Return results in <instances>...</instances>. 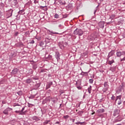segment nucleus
<instances>
[{"label":"nucleus","instance_id":"11","mask_svg":"<svg viewBox=\"0 0 125 125\" xmlns=\"http://www.w3.org/2000/svg\"><path fill=\"white\" fill-rule=\"evenodd\" d=\"M115 54V50H111L109 53L108 55L107 56V60H109V58L111 56H113Z\"/></svg>","mask_w":125,"mask_h":125},{"label":"nucleus","instance_id":"48","mask_svg":"<svg viewBox=\"0 0 125 125\" xmlns=\"http://www.w3.org/2000/svg\"><path fill=\"white\" fill-rule=\"evenodd\" d=\"M48 59H49V60H51V59H52V56L49 55L48 56Z\"/></svg>","mask_w":125,"mask_h":125},{"label":"nucleus","instance_id":"30","mask_svg":"<svg viewBox=\"0 0 125 125\" xmlns=\"http://www.w3.org/2000/svg\"><path fill=\"white\" fill-rule=\"evenodd\" d=\"M109 70L110 71H112V72H115V71H116V67L115 66L111 67Z\"/></svg>","mask_w":125,"mask_h":125},{"label":"nucleus","instance_id":"2","mask_svg":"<svg viewBox=\"0 0 125 125\" xmlns=\"http://www.w3.org/2000/svg\"><path fill=\"white\" fill-rule=\"evenodd\" d=\"M74 35H78L79 37L83 35V31L82 29H76L73 32Z\"/></svg>","mask_w":125,"mask_h":125},{"label":"nucleus","instance_id":"7","mask_svg":"<svg viewBox=\"0 0 125 125\" xmlns=\"http://www.w3.org/2000/svg\"><path fill=\"white\" fill-rule=\"evenodd\" d=\"M123 120V117H122V116H121L120 115H119L114 119V122L115 123H118V122H122Z\"/></svg>","mask_w":125,"mask_h":125},{"label":"nucleus","instance_id":"39","mask_svg":"<svg viewBox=\"0 0 125 125\" xmlns=\"http://www.w3.org/2000/svg\"><path fill=\"white\" fill-rule=\"evenodd\" d=\"M104 87H108V86H109V85H108V82H105L104 83Z\"/></svg>","mask_w":125,"mask_h":125},{"label":"nucleus","instance_id":"35","mask_svg":"<svg viewBox=\"0 0 125 125\" xmlns=\"http://www.w3.org/2000/svg\"><path fill=\"white\" fill-rule=\"evenodd\" d=\"M32 68L34 70H36L38 68V65L37 64H33Z\"/></svg>","mask_w":125,"mask_h":125},{"label":"nucleus","instance_id":"51","mask_svg":"<svg viewBox=\"0 0 125 125\" xmlns=\"http://www.w3.org/2000/svg\"><path fill=\"white\" fill-rule=\"evenodd\" d=\"M45 103H47V102L46 101V100L45 99H44L43 100L42 104H45Z\"/></svg>","mask_w":125,"mask_h":125},{"label":"nucleus","instance_id":"34","mask_svg":"<svg viewBox=\"0 0 125 125\" xmlns=\"http://www.w3.org/2000/svg\"><path fill=\"white\" fill-rule=\"evenodd\" d=\"M120 21H118L119 24H123V22H124V20L123 19V18H120Z\"/></svg>","mask_w":125,"mask_h":125},{"label":"nucleus","instance_id":"33","mask_svg":"<svg viewBox=\"0 0 125 125\" xmlns=\"http://www.w3.org/2000/svg\"><path fill=\"white\" fill-rule=\"evenodd\" d=\"M45 100H46V101L47 102H50V97L48 96V97H46Z\"/></svg>","mask_w":125,"mask_h":125},{"label":"nucleus","instance_id":"38","mask_svg":"<svg viewBox=\"0 0 125 125\" xmlns=\"http://www.w3.org/2000/svg\"><path fill=\"white\" fill-rule=\"evenodd\" d=\"M69 117L70 116L69 115H65V116H63V118L64 119V120H68Z\"/></svg>","mask_w":125,"mask_h":125},{"label":"nucleus","instance_id":"15","mask_svg":"<svg viewBox=\"0 0 125 125\" xmlns=\"http://www.w3.org/2000/svg\"><path fill=\"white\" fill-rule=\"evenodd\" d=\"M12 5H14V6H15L18 4V0H13L11 2Z\"/></svg>","mask_w":125,"mask_h":125},{"label":"nucleus","instance_id":"21","mask_svg":"<svg viewBox=\"0 0 125 125\" xmlns=\"http://www.w3.org/2000/svg\"><path fill=\"white\" fill-rule=\"evenodd\" d=\"M52 84H53V83H52V82H50L48 83L46 85V88L47 89L50 88V87L51 86V85H52Z\"/></svg>","mask_w":125,"mask_h":125},{"label":"nucleus","instance_id":"4","mask_svg":"<svg viewBox=\"0 0 125 125\" xmlns=\"http://www.w3.org/2000/svg\"><path fill=\"white\" fill-rule=\"evenodd\" d=\"M124 87H125V85H124V84L122 83L119 85L118 88L117 89L116 93H117L118 94L120 93V92H122V90L124 89Z\"/></svg>","mask_w":125,"mask_h":125},{"label":"nucleus","instance_id":"36","mask_svg":"<svg viewBox=\"0 0 125 125\" xmlns=\"http://www.w3.org/2000/svg\"><path fill=\"white\" fill-rule=\"evenodd\" d=\"M17 94H18V95L19 96H21V95H22L23 94V92L21 91H19L18 92H17Z\"/></svg>","mask_w":125,"mask_h":125},{"label":"nucleus","instance_id":"12","mask_svg":"<svg viewBox=\"0 0 125 125\" xmlns=\"http://www.w3.org/2000/svg\"><path fill=\"white\" fill-rule=\"evenodd\" d=\"M18 72H19V69L15 68L12 71L11 74L12 75H16V74H18Z\"/></svg>","mask_w":125,"mask_h":125},{"label":"nucleus","instance_id":"60","mask_svg":"<svg viewBox=\"0 0 125 125\" xmlns=\"http://www.w3.org/2000/svg\"><path fill=\"white\" fill-rule=\"evenodd\" d=\"M52 101L53 102V103H56V101L53 99H52Z\"/></svg>","mask_w":125,"mask_h":125},{"label":"nucleus","instance_id":"50","mask_svg":"<svg viewBox=\"0 0 125 125\" xmlns=\"http://www.w3.org/2000/svg\"><path fill=\"white\" fill-rule=\"evenodd\" d=\"M15 113H16V114H19V115H21V111L16 110L15 111Z\"/></svg>","mask_w":125,"mask_h":125},{"label":"nucleus","instance_id":"9","mask_svg":"<svg viewBox=\"0 0 125 125\" xmlns=\"http://www.w3.org/2000/svg\"><path fill=\"white\" fill-rule=\"evenodd\" d=\"M10 111H12V108L8 107L3 111V114H4V115H8V112H10Z\"/></svg>","mask_w":125,"mask_h":125},{"label":"nucleus","instance_id":"64","mask_svg":"<svg viewBox=\"0 0 125 125\" xmlns=\"http://www.w3.org/2000/svg\"><path fill=\"white\" fill-rule=\"evenodd\" d=\"M83 111H80V112H79V114H83Z\"/></svg>","mask_w":125,"mask_h":125},{"label":"nucleus","instance_id":"56","mask_svg":"<svg viewBox=\"0 0 125 125\" xmlns=\"http://www.w3.org/2000/svg\"><path fill=\"white\" fill-rule=\"evenodd\" d=\"M120 61L121 62H123V61H125V57H124V58L121 59Z\"/></svg>","mask_w":125,"mask_h":125},{"label":"nucleus","instance_id":"10","mask_svg":"<svg viewBox=\"0 0 125 125\" xmlns=\"http://www.w3.org/2000/svg\"><path fill=\"white\" fill-rule=\"evenodd\" d=\"M125 51H117L116 53L117 57H121L122 55H125Z\"/></svg>","mask_w":125,"mask_h":125},{"label":"nucleus","instance_id":"46","mask_svg":"<svg viewBox=\"0 0 125 125\" xmlns=\"http://www.w3.org/2000/svg\"><path fill=\"white\" fill-rule=\"evenodd\" d=\"M23 12H24V10H20L18 13H20V14H23Z\"/></svg>","mask_w":125,"mask_h":125},{"label":"nucleus","instance_id":"29","mask_svg":"<svg viewBox=\"0 0 125 125\" xmlns=\"http://www.w3.org/2000/svg\"><path fill=\"white\" fill-rule=\"evenodd\" d=\"M45 42L46 44H47V43H49V42H50V40H49V39H48V38H45Z\"/></svg>","mask_w":125,"mask_h":125},{"label":"nucleus","instance_id":"52","mask_svg":"<svg viewBox=\"0 0 125 125\" xmlns=\"http://www.w3.org/2000/svg\"><path fill=\"white\" fill-rule=\"evenodd\" d=\"M28 104L29 107H33V106H34V104H29V103H28Z\"/></svg>","mask_w":125,"mask_h":125},{"label":"nucleus","instance_id":"17","mask_svg":"<svg viewBox=\"0 0 125 125\" xmlns=\"http://www.w3.org/2000/svg\"><path fill=\"white\" fill-rule=\"evenodd\" d=\"M12 12H13V10L11 9L8 11L7 12V15L8 17H11V16H12Z\"/></svg>","mask_w":125,"mask_h":125},{"label":"nucleus","instance_id":"14","mask_svg":"<svg viewBox=\"0 0 125 125\" xmlns=\"http://www.w3.org/2000/svg\"><path fill=\"white\" fill-rule=\"evenodd\" d=\"M104 25H105V22L104 21H100L99 22V26L100 28H104Z\"/></svg>","mask_w":125,"mask_h":125},{"label":"nucleus","instance_id":"28","mask_svg":"<svg viewBox=\"0 0 125 125\" xmlns=\"http://www.w3.org/2000/svg\"><path fill=\"white\" fill-rule=\"evenodd\" d=\"M75 125H85V122H76L75 123Z\"/></svg>","mask_w":125,"mask_h":125},{"label":"nucleus","instance_id":"13","mask_svg":"<svg viewBox=\"0 0 125 125\" xmlns=\"http://www.w3.org/2000/svg\"><path fill=\"white\" fill-rule=\"evenodd\" d=\"M33 121H35V122H39V121H41V119H40V117L34 116L32 117Z\"/></svg>","mask_w":125,"mask_h":125},{"label":"nucleus","instance_id":"45","mask_svg":"<svg viewBox=\"0 0 125 125\" xmlns=\"http://www.w3.org/2000/svg\"><path fill=\"white\" fill-rule=\"evenodd\" d=\"M89 83H93V79H89Z\"/></svg>","mask_w":125,"mask_h":125},{"label":"nucleus","instance_id":"47","mask_svg":"<svg viewBox=\"0 0 125 125\" xmlns=\"http://www.w3.org/2000/svg\"><path fill=\"white\" fill-rule=\"evenodd\" d=\"M68 17V15H62V18H67Z\"/></svg>","mask_w":125,"mask_h":125},{"label":"nucleus","instance_id":"37","mask_svg":"<svg viewBox=\"0 0 125 125\" xmlns=\"http://www.w3.org/2000/svg\"><path fill=\"white\" fill-rule=\"evenodd\" d=\"M91 86L90 85L89 87L88 88V91L89 94L91 93Z\"/></svg>","mask_w":125,"mask_h":125},{"label":"nucleus","instance_id":"44","mask_svg":"<svg viewBox=\"0 0 125 125\" xmlns=\"http://www.w3.org/2000/svg\"><path fill=\"white\" fill-rule=\"evenodd\" d=\"M29 43H30V44H34V43H35V41L34 40H32L28 43V44H29Z\"/></svg>","mask_w":125,"mask_h":125},{"label":"nucleus","instance_id":"40","mask_svg":"<svg viewBox=\"0 0 125 125\" xmlns=\"http://www.w3.org/2000/svg\"><path fill=\"white\" fill-rule=\"evenodd\" d=\"M36 97V95H31L29 97V99H33V98H35V97Z\"/></svg>","mask_w":125,"mask_h":125},{"label":"nucleus","instance_id":"55","mask_svg":"<svg viewBox=\"0 0 125 125\" xmlns=\"http://www.w3.org/2000/svg\"><path fill=\"white\" fill-rule=\"evenodd\" d=\"M49 32L50 33H52V34H54V35H55L56 34H59V33H57V32H53L52 31H49Z\"/></svg>","mask_w":125,"mask_h":125},{"label":"nucleus","instance_id":"42","mask_svg":"<svg viewBox=\"0 0 125 125\" xmlns=\"http://www.w3.org/2000/svg\"><path fill=\"white\" fill-rule=\"evenodd\" d=\"M54 18H56L57 19H58V18H59V15L57 14H55L54 15Z\"/></svg>","mask_w":125,"mask_h":125},{"label":"nucleus","instance_id":"3","mask_svg":"<svg viewBox=\"0 0 125 125\" xmlns=\"http://www.w3.org/2000/svg\"><path fill=\"white\" fill-rule=\"evenodd\" d=\"M122 95L117 96L116 97L115 103H117L118 105H121L122 104Z\"/></svg>","mask_w":125,"mask_h":125},{"label":"nucleus","instance_id":"18","mask_svg":"<svg viewBox=\"0 0 125 125\" xmlns=\"http://www.w3.org/2000/svg\"><path fill=\"white\" fill-rule=\"evenodd\" d=\"M24 110H25V107H22V109L21 110V115H26L27 110L24 111Z\"/></svg>","mask_w":125,"mask_h":125},{"label":"nucleus","instance_id":"16","mask_svg":"<svg viewBox=\"0 0 125 125\" xmlns=\"http://www.w3.org/2000/svg\"><path fill=\"white\" fill-rule=\"evenodd\" d=\"M98 100H99L100 103L105 101V96L101 95V98H99Z\"/></svg>","mask_w":125,"mask_h":125},{"label":"nucleus","instance_id":"31","mask_svg":"<svg viewBox=\"0 0 125 125\" xmlns=\"http://www.w3.org/2000/svg\"><path fill=\"white\" fill-rule=\"evenodd\" d=\"M34 73V71H33V69H30L28 71V75H32V74Z\"/></svg>","mask_w":125,"mask_h":125},{"label":"nucleus","instance_id":"27","mask_svg":"<svg viewBox=\"0 0 125 125\" xmlns=\"http://www.w3.org/2000/svg\"><path fill=\"white\" fill-rule=\"evenodd\" d=\"M40 8L41 9H42L43 10H47V7L46 6H40Z\"/></svg>","mask_w":125,"mask_h":125},{"label":"nucleus","instance_id":"59","mask_svg":"<svg viewBox=\"0 0 125 125\" xmlns=\"http://www.w3.org/2000/svg\"><path fill=\"white\" fill-rule=\"evenodd\" d=\"M61 4L62 5H65V4H66V2H61Z\"/></svg>","mask_w":125,"mask_h":125},{"label":"nucleus","instance_id":"20","mask_svg":"<svg viewBox=\"0 0 125 125\" xmlns=\"http://www.w3.org/2000/svg\"><path fill=\"white\" fill-rule=\"evenodd\" d=\"M40 86H41V83H37L35 85L34 89L37 90L38 88H39V87H40Z\"/></svg>","mask_w":125,"mask_h":125},{"label":"nucleus","instance_id":"43","mask_svg":"<svg viewBox=\"0 0 125 125\" xmlns=\"http://www.w3.org/2000/svg\"><path fill=\"white\" fill-rule=\"evenodd\" d=\"M76 87L78 89H82V87L78 85V82H76Z\"/></svg>","mask_w":125,"mask_h":125},{"label":"nucleus","instance_id":"24","mask_svg":"<svg viewBox=\"0 0 125 125\" xmlns=\"http://www.w3.org/2000/svg\"><path fill=\"white\" fill-rule=\"evenodd\" d=\"M39 45L41 47H44L45 46V45L44 44V43L43 42V41H41L39 42Z\"/></svg>","mask_w":125,"mask_h":125},{"label":"nucleus","instance_id":"62","mask_svg":"<svg viewBox=\"0 0 125 125\" xmlns=\"http://www.w3.org/2000/svg\"><path fill=\"white\" fill-rule=\"evenodd\" d=\"M59 124H60V122H58V121L55 123L56 125H57V124L59 125Z\"/></svg>","mask_w":125,"mask_h":125},{"label":"nucleus","instance_id":"53","mask_svg":"<svg viewBox=\"0 0 125 125\" xmlns=\"http://www.w3.org/2000/svg\"><path fill=\"white\" fill-rule=\"evenodd\" d=\"M43 72H45V69H42L40 71V73H43Z\"/></svg>","mask_w":125,"mask_h":125},{"label":"nucleus","instance_id":"54","mask_svg":"<svg viewBox=\"0 0 125 125\" xmlns=\"http://www.w3.org/2000/svg\"><path fill=\"white\" fill-rule=\"evenodd\" d=\"M0 6L1 7H3L4 6V4H3V3H2V2H1L0 3Z\"/></svg>","mask_w":125,"mask_h":125},{"label":"nucleus","instance_id":"63","mask_svg":"<svg viewBox=\"0 0 125 125\" xmlns=\"http://www.w3.org/2000/svg\"><path fill=\"white\" fill-rule=\"evenodd\" d=\"M26 4V5H30V4H31V3L29 2H28Z\"/></svg>","mask_w":125,"mask_h":125},{"label":"nucleus","instance_id":"32","mask_svg":"<svg viewBox=\"0 0 125 125\" xmlns=\"http://www.w3.org/2000/svg\"><path fill=\"white\" fill-rule=\"evenodd\" d=\"M50 123V120H46L44 121V123H43V125H47Z\"/></svg>","mask_w":125,"mask_h":125},{"label":"nucleus","instance_id":"26","mask_svg":"<svg viewBox=\"0 0 125 125\" xmlns=\"http://www.w3.org/2000/svg\"><path fill=\"white\" fill-rule=\"evenodd\" d=\"M22 45H24L23 43L19 42L16 44V46H17V47H20L21 46H22Z\"/></svg>","mask_w":125,"mask_h":125},{"label":"nucleus","instance_id":"6","mask_svg":"<svg viewBox=\"0 0 125 125\" xmlns=\"http://www.w3.org/2000/svg\"><path fill=\"white\" fill-rule=\"evenodd\" d=\"M60 56H61V55L60 54V53L59 52L57 51L55 52V57L56 58V60L57 62H59V61L61 60Z\"/></svg>","mask_w":125,"mask_h":125},{"label":"nucleus","instance_id":"8","mask_svg":"<svg viewBox=\"0 0 125 125\" xmlns=\"http://www.w3.org/2000/svg\"><path fill=\"white\" fill-rule=\"evenodd\" d=\"M120 113H121V110L116 108L113 111V116L116 117V116H118V115H120Z\"/></svg>","mask_w":125,"mask_h":125},{"label":"nucleus","instance_id":"49","mask_svg":"<svg viewBox=\"0 0 125 125\" xmlns=\"http://www.w3.org/2000/svg\"><path fill=\"white\" fill-rule=\"evenodd\" d=\"M18 35H19V32H15L14 34L15 37H17V36H18Z\"/></svg>","mask_w":125,"mask_h":125},{"label":"nucleus","instance_id":"23","mask_svg":"<svg viewBox=\"0 0 125 125\" xmlns=\"http://www.w3.org/2000/svg\"><path fill=\"white\" fill-rule=\"evenodd\" d=\"M25 82L26 83L29 84V83H31L32 82H33V80L31 79L28 78V79H26L25 81Z\"/></svg>","mask_w":125,"mask_h":125},{"label":"nucleus","instance_id":"19","mask_svg":"<svg viewBox=\"0 0 125 125\" xmlns=\"http://www.w3.org/2000/svg\"><path fill=\"white\" fill-rule=\"evenodd\" d=\"M105 112V109L104 108L100 109L97 111V114H102Z\"/></svg>","mask_w":125,"mask_h":125},{"label":"nucleus","instance_id":"5","mask_svg":"<svg viewBox=\"0 0 125 125\" xmlns=\"http://www.w3.org/2000/svg\"><path fill=\"white\" fill-rule=\"evenodd\" d=\"M96 39H97V36L94 34H92L91 35L88 36L87 38L89 41H94Z\"/></svg>","mask_w":125,"mask_h":125},{"label":"nucleus","instance_id":"61","mask_svg":"<svg viewBox=\"0 0 125 125\" xmlns=\"http://www.w3.org/2000/svg\"><path fill=\"white\" fill-rule=\"evenodd\" d=\"M59 39H61V40H64V38H63V37H62V36L60 37Z\"/></svg>","mask_w":125,"mask_h":125},{"label":"nucleus","instance_id":"57","mask_svg":"<svg viewBox=\"0 0 125 125\" xmlns=\"http://www.w3.org/2000/svg\"><path fill=\"white\" fill-rule=\"evenodd\" d=\"M70 120L72 122L73 124L75 123V119H70Z\"/></svg>","mask_w":125,"mask_h":125},{"label":"nucleus","instance_id":"58","mask_svg":"<svg viewBox=\"0 0 125 125\" xmlns=\"http://www.w3.org/2000/svg\"><path fill=\"white\" fill-rule=\"evenodd\" d=\"M34 3L35 4H37V3H39V1H37V0H34Z\"/></svg>","mask_w":125,"mask_h":125},{"label":"nucleus","instance_id":"25","mask_svg":"<svg viewBox=\"0 0 125 125\" xmlns=\"http://www.w3.org/2000/svg\"><path fill=\"white\" fill-rule=\"evenodd\" d=\"M82 76H84L85 77L88 75V72H84L83 71H82V73L80 74Z\"/></svg>","mask_w":125,"mask_h":125},{"label":"nucleus","instance_id":"22","mask_svg":"<svg viewBox=\"0 0 125 125\" xmlns=\"http://www.w3.org/2000/svg\"><path fill=\"white\" fill-rule=\"evenodd\" d=\"M107 64H108V65H112L113 63H115V60H114L113 59L111 61H110L108 59V60H107Z\"/></svg>","mask_w":125,"mask_h":125},{"label":"nucleus","instance_id":"1","mask_svg":"<svg viewBox=\"0 0 125 125\" xmlns=\"http://www.w3.org/2000/svg\"><path fill=\"white\" fill-rule=\"evenodd\" d=\"M67 44H68V43L64 41H62L58 43V45L61 49H64L67 46Z\"/></svg>","mask_w":125,"mask_h":125},{"label":"nucleus","instance_id":"41","mask_svg":"<svg viewBox=\"0 0 125 125\" xmlns=\"http://www.w3.org/2000/svg\"><path fill=\"white\" fill-rule=\"evenodd\" d=\"M111 100H113V101H114V100L115 101H116V97H115V96L114 95H112V96L111 98Z\"/></svg>","mask_w":125,"mask_h":125}]
</instances>
